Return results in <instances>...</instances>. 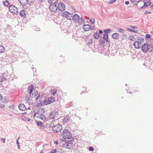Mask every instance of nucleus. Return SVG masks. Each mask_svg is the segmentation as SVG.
<instances>
[{"label":"nucleus","mask_w":153,"mask_h":153,"mask_svg":"<svg viewBox=\"0 0 153 153\" xmlns=\"http://www.w3.org/2000/svg\"><path fill=\"white\" fill-rule=\"evenodd\" d=\"M61 135L63 137L64 140H68L71 139L72 138V134L69 132V130L65 129L63 131L62 134Z\"/></svg>","instance_id":"obj_1"},{"label":"nucleus","mask_w":153,"mask_h":153,"mask_svg":"<svg viewBox=\"0 0 153 153\" xmlns=\"http://www.w3.org/2000/svg\"><path fill=\"white\" fill-rule=\"evenodd\" d=\"M74 139L73 138H71V139L68 140H65V141L66 142L65 144H63V146L64 147L67 149H70L72 147V143Z\"/></svg>","instance_id":"obj_2"},{"label":"nucleus","mask_w":153,"mask_h":153,"mask_svg":"<svg viewBox=\"0 0 153 153\" xmlns=\"http://www.w3.org/2000/svg\"><path fill=\"white\" fill-rule=\"evenodd\" d=\"M9 10L13 14H16L18 13V8L13 5L9 6Z\"/></svg>","instance_id":"obj_3"},{"label":"nucleus","mask_w":153,"mask_h":153,"mask_svg":"<svg viewBox=\"0 0 153 153\" xmlns=\"http://www.w3.org/2000/svg\"><path fill=\"white\" fill-rule=\"evenodd\" d=\"M53 131L56 133L60 132L62 129V126L60 124L53 126L52 127Z\"/></svg>","instance_id":"obj_4"},{"label":"nucleus","mask_w":153,"mask_h":153,"mask_svg":"<svg viewBox=\"0 0 153 153\" xmlns=\"http://www.w3.org/2000/svg\"><path fill=\"white\" fill-rule=\"evenodd\" d=\"M63 16L64 17L66 18L68 20H71L72 14L68 11H65L63 13Z\"/></svg>","instance_id":"obj_5"},{"label":"nucleus","mask_w":153,"mask_h":153,"mask_svg":"<svg viewBox=\"0 0 153 153\" xmlns=\"http://www.w3.org/2000/svg\"><path fill=\"white\" fill-rule=\"evenodd\" d=\"M55 98L54 97H52L49 98L47 100H45L44 101V104L45 105L50 104L53 102L55 101Z\"/></svg>","instance_id":"obj_6"},{"label":"nucleus","mask_w":153,"mask_h":153,"mask_svg":"<svg viewBox=\"0 0 153 153\" xmlns=\"http://www.w3.org/2000/svg\"><path fill=\"white\" fill-rule=\"evenodd\" d=\"M57 9L59 10L63 11L65 10V4L62 2L58 4Z\"/></svg>","instance_id":"obj_7"},{"label":"nucleus","mask_w":153,"mask_h":153,"mask_svg":"<svg viewBox=\"0 0 153 153\" xmlns=\"http://www.w3.org/2000/svg\"><path fill=\"white\" fill-rule=\"evenodd\" d=\"M148 44L144 43L142 46V51L145 53H147L148 51Z\"/></svg>","instance_id":"obj_8"},{"label":"nucleus","mask_w":153,"mask_h":153,"mask_svg":"<svg viewBox=\"0 0 153 153\" xmlns=\"http://www.w3.org/2000/svg\"><path fill=\"white\" fill-rule=\"evenodd\" d=\"M56 112L55 111H53L51 112L50 114V119L51 120V122H53L54 121L55 116L56 115Z\"/></svg>","instance_id":"obj_9"},{"label":"nucleus","mask_w":153,"mask_h":153,"mask_svg":"<svg viewBox=\"0 0 153 153\" xmlns=\"http://www.w3.org/2000/svg\"><path fill=\"white\" fill-rule=\"evenodd\" d=\"M49 9L51 12H56L57 9V5H50Z\"/></svg>","instance_id":"obj_10"},{"label":"nucleus","mask_w":153,"mask_h":153,"mask_svg":"<svg viewBox=\"0 0 153 153\" xmlns=\"http://www.w3.org/2000/svg\"><path fill=\"white\" fill-rule=\"evenodd\" d=\"M80 16L76 14H74L73 16H72L71 20H73L74 22H76L78 21Z\"/></svg>","instance_id":"obj_11"},{"label":"nucleus","mask_w":153,"mask_h":153,"mask_svg":"<svg viewBox=\"0 0 153 153\" xmlns=\"http://www.w3.org/2000/svg\"><path fill=\"white\" fill-rule=\"evenodd\" d=\"M34 88V86L33 85H31L28 86V88L27 89L28 91V93L29 94V95H30L31 93H32L33 89Z\"/></svg>","instance_id":"obj_12"},{"label":"nucleus","mask_w":153,"mask_h":153,"mask_svg":"<svg viewBox=\"0 0 153 153\" xmlns=\"http://www.w3.org/2000/svg\"><path fill=\"white\" fill-rule=\"evenodd\" d=\"M144 5L143 6L141 7L140 9H142L143 8V7L145 6L147 7L148 6H150L151 4V1L150 0H147L146 1H145L144 2Z\"/></svg>","instance_id":"obj_13"},{"label":"nucleus","mask_w":153,"mask_h":153,"mask_svg":"<svg viewBox=\"0 0 153 153\" xmlns=\"http://www.w3.org/2000/svg\"><path fill=\"white\" fill-rule=\"evenodd\" d=\"M85 22V19L83 18H82V17H81V18L79 17L77 21L78 24L80 25H82L84 24Z\"/></svg>","instance_id":"obj_14"},{"label":"nucleus","mask_w":153,"mask_h":153,"mask_svg":"<svg viewBox=\"0 0 153 153\" xmlns=\"http://www.w3.org/2000/svg\"><path fill=\"white\" fill-rule=\"evenodd\" d=\"M19 109L22 111H25L27 109V108L25 107V105L22 103L20 104L19 105Z\"/></svg>","instance_id":"obj_15"},{"label":"nucleus","mask_w":153,"mask_h":153,"mask_svg":"<svg viewBox=\"0 0 153 153\" xmlns=\"http://www.w3.org/2000/svg\"><path fill=\"white\" fill-rule=\"evenodd\" d=\"M83 29L85 31H88L91 30V26L89 25H85L83 26Z\"/></svg>","instance_id":"obj_16"},{"label":"nucleus","mask_w":153,"mask_h":153,"mask_svg":"<svg viewBox=\"0 0 153 153\" xmlns=\"http://www.w3.org/2000/svg\"><path fill=\"white\" fill-rule=\"evenodd\" d=\"M18 1L22 5L25 6L28 2V0H18Z\"/></svg>","instance_id":"obj_17"},{"label":"nucleus","mask_w":153,"mask_h":153,"mask_svg":"<svg viewBox=\"0 0 153 153\" xmlns=\"http://www.w3.org/2000/svg\"><path fill=\"white\" fill-rule=\"evenodd\" d=\"M48 2L50 5H57L58 1L57 0H49Z\"/></svg>","instance_id":"obj_18"},{"label":"nucleus","mask_w":153,"mask_h":153,"mask_svg":"<svg viewBox=\"0 0 153 153\" xmlns=\"http://www.w3.org/2000/svg\"><path fill=\"white\" fill-rule=\"evenodd\" d=\"M100 34L98 33H94L93 34V36L94 39H99L100 37Z\"/></svg>","instance_id":"obj_19"},{"label":"nucleus","mask_w":153,"mask_h":153,"mask_svg":"<svg viewBox=\"0 0 153 153\" xmlns=\"http://www.w3.org/2000/svg\"><path fill=\"white\" fill-rule=\"evenodd\" d=\"M108 34L107 33H105L103 36V37H101L102 39H105V41L106 42H108Z\"/></svg>","instance_id":"obj_20"},{"label":"nucleus","mask_w":153,"mask_h":153,"mask_svg":"<svg viewBox=\"0 0 153 153\" xmlns=\"http://www.w3.org/2000/svg\"><path fill=\"white\" fill-rule=\"evenodd\" d=\"M148 51H149L150 52L153 51V43H150L148 44Z\"/></svg>","instance_id":"obj_21"},{"label":"nucleus","mask_w":153,"mask_h":153,"mask_svg":"<svg viewBox=\"0 0 153 153\" xmlns=\"http://www.w3.org/2000/svg\"><path fill=\"white\" fill-rule=\"evenodd\" d=\"M112 37L114 39H117L119 37V35L117 33H115L112 35Z\"/></svg>","instance_id":"obj_22"},{"label":"nucleus","mask_w":153,"mask_h":153,"mask_svg":"<svg viewBox=\"0 0 153 153\" xmlns=\"http://www.w3.org/2000/svg\"><path fill=\"white\" fill-rule=\"evenodd\" d=\"M19 14L22 17L25 18L26 17V14L25 13V11L23 10H21L19 12Z\"/></svg>","instance_id":"obj_23"},{"label":"nucleus","mask_w":153,"mask_h":153,"mask_svg":"<svg viewBox=\"0 0 153 153\" xmlns=\"http://www.w3.org/2000/svg\"><path fill=\"white\" fill-rule=\"evenodd\" d=\"M70 117L69 116H66L64 117L63 119V121L64 123H66L70 120Z\"/></svg>","instance_id":"obj_24"},{"label":"nucleus","mask_w":153,"mask_h":153,"mask_svg":"<svg viewBox=\"0 0 153 153\" xmlns=\"http://www.w3.org/2000/svg\"><path fill=\"white\" fill-rule=\"evenodd\" d=\"M45 111V110L43 108H39V111H37V114H42V113H44Z\"/></svg>","instance_id":"obj_25"},{"label":"nucleus","mask_w":153,"mask_h":153,"mask_svg":"<svg viewBox=\"0 0 153 153\" xmlns=\"http://www.w3.org/2000/svg\"><path fill=\"white\" fill-rule=\"evenodd\" d=\"M40 114V115L39 116V118L42 120L46 121V119L45 116L42 114Z\"/></svg>","instance_id":"obj_26"},{"label":"nucleus","mask_w":153,"mask_h":153,"mask_svg":"<svg viewBox=\"0 0 153 153\" xmlns=\"http://www.w3.org/2000/svg\"><path fill=\"white\" fill-rule=\"evenodd\" d=\"M99 41L100 42V45H104L105 43V40L104 39H102V38L100 37L99 39Z\"/></svg>","instance_id":"obj_27"},{"label":"nucleus","mask_w":153,"mask_h":153,"mask_svg":"<svg viewBox=\"0 0 153 153\" xmlns=\"http://www.w3.org/2000/svg\"><path fill=\"white\" fill-rule=\"evenodd\" d=\"M138 42L137 41H135L134 43V45L135 47V48L137 49L139 48V46L138 45Z\"/></svg>","instance_id":"obj_28"},{"label":"nucleus","mask_w":153,"mask_h":153,"mask_svg":"<svg viewBox=\"0 0 153 153\" xmlns=\"http://www.w3.org/2000/svg\"><path fill=\"white\" fill-rule=\"evenodd\" d=\"M5 51V48L2 45H0V53H3Z\"/></svg>","instance_id":"obj_29"},{"label":"nucleus","mask_w":153,"mask_h":153,"mask_svg":"<svg viewBox=\"0 0 153 153\" xmlns=\"http://www.w3.org/2000/svg\"><path fill=\"white\" fill-rule=\"evenodd\" d=\"M3 4L5 6L8 7V6H9V4L10 3L8 1H5L4 2H3Z\"/></svg>","instance_id":"obj_30"},{"label":"nucleus","mask_w":153,"mask_h":153,"mask_svg":"<svg viewBox=\"0 0 153 153\" xmlns=\"http://www.w3.org/2000/svg\"><path fill=\"white\" fill-rule=\"evenodd\" d=\"M6 79V78H5L4 76L3 75L0 76V82L4 81Z\"/></svg>","instance_id":"obj_31"},{"label":"nucleus","mask_w":153,"mask_h":153,"mask_svg":"<svg viewBox=\"0 0 153 153\" xmlns=\"http://www.w3.org/2000/svg\"><path fill=\"white\" fill-rule=\"evenodd\" d=\"M93 39H90L87 42L88 45L89 46H90L91 45L93 42Z\"/></svg>","instance_id":"obj_32"},{"label":"nucleus","mask_w":153,"mask_h":153,"mask_svg":"<svg viewBox=\"0 0 153 153\" xmlns=\"http://www.w3.org/2000/svg\"><path fill=\"white\" fill-rule=\"evenodd\" d=\"M126 30H127L129 32H137L138 31V30H133L131 29H130L129 28H126Z\"/></svg>","instance_id":"obj_33"},{"label":"nucleus","mask_w":153,"mask_h":153,"mask_svg":"<svg viewBox=\"0 0 153 153\" xmlns=\"http://www.w3.org/2000/svg\"><path fill=\"white\" fill-rule=\"evenodd\" d=\"M129 39L131 41H135V39L133 36H130L128 37Z\"/></svg>","instance_id":"obj_34"},{"label":"nucleus","mask_w":153,"mask_h":153,"mask_svg":"<svg viewBox=\"0 0 153 153\" xmlns=\"http://www.w3.org/2000/svg\"><path fill=\"white\" fill-rule=\"evenodd\" d=\"M137 41H139L140 42L142 43L144 41V39L143 37H140L137 39Z\"/></svg>","instance_id":"obj_35"},{"label":"nucleus","mask_w":153,"mask_h":153,"mask_svg":"<svg viewBox=\"0 0 153 153\" xmlns=\"http://www.w3.org/2000/svg\"><path fill=\"white\" fill-rule=\"evenodd\" d=\"M138 0H131V2L132 3H133L134 5H137L138 3L137 1Z\"/></svg>","instance_id":"obj_36"},{"label":"nucleus","mask_w":153,"mask_h":153,"mask_svg":"<svg viewBox=\"0 0 153 153\" xmlns=\"http://www.w3.org/2000/svg\"><path fill=\"white\" fill-rule=\"evenodd\" d=\"M27 101L30 105H32L33 103V101L32 100H29L28 97L27 99Z\"/></svg>","instance_id":"obj_37"},{"label":"nucleus","mask_w":153,"mask_h":153,"mask_svg":"<svg viewBox=\"0 0 153 153\" xmlns=\"http://www.w3.org/2000/svg\"><path fill=\"white\" fill-rule=\"evenodd\" d=\"M111 32V30L110 29H107L104 30V32L105 33H109Z\"/></svg>","instance_id":"obj_38"},{"label":"nucleus","mask_w":153,"mask_h":153,"mask_svg":"<svg viewBox=\"0 0 153 153\" xmlns=\"http://www.w3.org/2000/svg\"><path fill=\"white\" fill-rule=\"evenodd\" d=\"M51 94L54 95L56 92V90L55 89L51 90Z\"/></svg>","instance_id":"obj_39"},{"label":"nucleus","mask_w":153,"mask_h":153,"mask_svg":"<svg viewBox=\"0 0 153 153\" xmlns=\"http://www.w3.org/2000/svg\"><path fill=\"white\" fill-rule=\"evenodd\" d=\"M36 122L37 123L36 124L38 126H42V123L41 122L36 121Z\"/></svg>","instance_id":"obj_40"},{"label":"nucleus","mask_w":153,"mask_h":153,"mask_svg":"<svg viewBox=\"0 0 153 153\" xmlns=\"http://www.w3.org/2000/svg\"><path fill=\"white\" fill-rule=\"evenodd\" d=\"M129 27H131V28H133V30H136V29H138L137 27L136 26H135L130 25L129 26Z\"/></svg>","instance_id":"obj_41"},{"label":"nucleus","mask_w":153,"mask_h":153,"mask_svg":"<svg viewBox=\"0 0 153 153\" xmlns=\"http://www.w3.org/2000/svg\"><path fill=\"white\" fill-rule=\"evenodd\" d=\"M73 103L72 102H70L68 104H67L66 106L67 107V108H68V107H70V106H71L72 105Z\"/></svg>","instance_id":"obj_42"},{"label":"nucleus","mask_w":153,"mask_h":153,"mask_svg":"<svg viewBox=\"0 0 153 153\" xmlns=\"http://www.w3.org/2000/svg\"><path fill=\"white\" fill-rule=\"evenodd\" d=\"M90 22L92 24H94L95 22V19L93 18H91L90 20Z\"/></svg>","instance_id":"obj_43"},{"label":"nucleus","mask_w":153,"mask_h":153,"mask_svg":"<svg viewBox=\"0 0 153 153\" xmlns=\"http://www.w3.org/2000/svg\"><path fill=\"white\" fill-rule=\"evenodd\" d=\"M116 0H110L108 2V3L109 4H113L116 1Z\"/></svg>","instance_id":"obj_44"},{"label":"nucleus","mask_w":153,"mask_h":153,"mask_svg":"<svg viewBox=\"0 0 153 153\" xmlns=\"http://www.w3.org/2000/svg\"><path fill=\"white\" fill-rule=\"evenodd\" d=\"M57 152V150L55 149H52L51 150L50 153H56Z\"/></svg>","instance_id":"obj_45"},{"label":"nucleus","mask_w":153,"mask_h":153,"mask_svg":"<svg viewBox=\"0 0 153 153\" xmlns=\"http://www.w3.org/2000/svg\"><path fill=\"white\" fill-rule=\"evenodd\" d=\"M8 99L7 98H5L4 99H3V102H4V103H7L8 102Z\"/></svg>","instance_id":"obj_46"},{"label":"nucleus","mask_w":153,"mask_h":153,"mask_svg":"<svg viewBox=\"0 0 153 153\" xmlns=\"http://www.w3.org/2000/svg\"><path fill=\"white\" fill-rule=\"evenodd\" d=\"M125 30L123 29L119 28L118 30V32L120 33H123Z\"/></svg>","instance_id":"obj_47"},{"label":"nucleus","mask_w":153,"mask_h":153,"mask_svg":"<svg viewBox=\"0 0 153 153\" xmlns=\"http://www.w3.org/2000/svg\"><path fill=\"white\" fill-rule=\"evenodd\" d=\"M88 149L90 151H93L94 150V148L92 146H90L88 148Z\"/></svg>","instance_id":"obj_48"},{"label":"nucleus","mask_w":153,"mask_h":153,"mask_svg":"<svg viewBox=\"0 0 153 153\" xmlns=\"http://www.w3.org/2000/svg\"><path fill=\"white\" fill-rule=\"evenodd\" d=\"M151 12L146 11L144 13V14H151Z\"/></svg>","instance_id":"obj_49"},{"label":"nucleus","mask_w":153,"mask_h":153,"mask_svg":"<svg viewBox=\"0 0 153 153\" xmlns=\"http://www.w3.org/2000/svg\"><path fill=\"white\" fill-rule=\"evenodd\" d=\"M150 35L149 34H146V37L147 38H150Z\"/></svg>","instance_id":"obj_50"},{"label":"nucleus","mask_w":153,"mask_h":153,"mask_svg":"<svg viewBox=\"0 0 153 153\" xmlns=\"http://www.w3.org/2000/svg\"><path fill=\"white\" fill-rule=\"evenodd\" d=\"M20 138V137H19L16 140V144H17V145H19V139Z\"/></svg>","instance_id":"obj_51"},{"label":"nucleus","mask_w":153,"mask_h":153,"mask_svg":"<svg viewBox=\"0 0 153 153\" xmlns=\"http://www.w3.org/2000/svg\"><path fill=\"white\" fill-rule=\"evenodd\" d=\"M138 42V45L139 46V48H140L141 46V45L142 43L140 42L139 41H137Z\"/></svg>","instance_id":"obj_52"},{"label":"nucleus","mask_w":153,"mask_h":153,"mask_svg":"<svg viewBox=\"0 0 153 153\" xmlns=\"http://www.w3.org/2000/svg\"><path fill=\"white\" fill-rule=\"evenodd\" d=\"M129 1H126L125 2V4H126V5H128L129 4Z\"/></svg>","instance_id":"obj_53"},{"label":"nucleus","mask_w":153,"mask_h":153,"mask_svg":"<svg viewBox=\"0 0 153 153\" xmlns=\"http://www.w3.org/2000/svg\"><path fill=\"white\" fill-rule=\"evenodd\" d=\"M35 30L36 31H39V28H34Z\"/></svg>","instance_id":"obj_54"},{"label":"nucleus","mask_w":153,"mask_h":153,"mask_svg":"<svg viewBox=\"0 0 153 153\" xmlns=\"http://www.w3.org/2000/svg\"><path fill=\"white\" fill-rule=\"evenodd\" d=\"M99 34H100H100H102V33H103V31H102V30H100L99 31Z\"/></svg>","instance_id":"obj_55"},{"label":"nucleus","mask_w":153,"mask_h":153,"mask_svg":"<svg viewBox=\"0 0 153 153\" xmlns=\"http://www.w3.org/2000/svg\"><path fill=\"white\" fill-rule=\"evenodd\" d=\"M1 140L3 143H4L5 142V140L4 139V138L1 139Z\"/></svg>","instance_id":"obj_56"},{"label":"nucleus","mask_w":153,"mask_h":153,"mask_svg":"<svg viewBox=\"0 0 153 153\" xmlns=\"http://www.w3.org/2000/svg\"><path fill=\"white\" fill-rule=\"evenodd\" d=\"M54 143L56 145H58V141H55Z\"/></svg>","instance_id":"obj_57"},{"label":"nucleus","mask_w":153,"mask_h":153,"mask_svg":"<svg viewBox=\"0 0 153 153\" xmlns=\"http://www.w3.org/2000/svg\"><path fill=\"white\" fill-rule=\"evenodd\" d=\"M94 29V26H93L92 27H91V30H93Z\"/></svg>","instance_id":"obj_58"},{"label":"nucleus","mask_w":153,"mask_h":153,"mask_svg":"<svg viewBox=\"0 0 153 153\" xmlns=\"http://www.w3.org/2000/svg\"><path fill=\"white\" fill-rule=\"evenodd\" d=\"M40 94H39V95H38V97H37L36 98V99H36V100H38V98L40 97Z\"/></svg>","instance_id":"obj_59"},{"label":"nucleus","mask_w":153,"mask_h":153,"mask_svg":"<svg viewBox=\"0 0 153 153\" xmlns=\"http://www.w3.org/2000/svg\"><path fill=\"white\" fill-rule=\"evenodd\" d=\"M39 1L40 2H43L45 1V0H39Z\"/></svg>","instance_id":"obj_60"},{"label":"nucleus","mask_w":153,"mask_h":153,"mask_svg":"<svg viewBox=\"0 0 153 153\" xmlns=\"http://www.w3.org/2000/svg\"><path fill=\"white\" fill-rule=\"evenodd\" d=\"M150 8H151L152 9H153V4H152Z\"/></svg>","instance_id":"obj_61"},{"label":"nucleus","mask_w":153,"mask_h":153,"mask_svg":"<svg viewBox=\"0 0 153 153\" xmlns=\"http://www.w3.org/2000/svg\"><path fill=\"white\" fill-rule=\"evenodd\" d=\"M2 99V96L1 94H0V100Z\"/></svg>","instance_id":"obj_62"},{"label":"nucleus","mask_w":153,"mask_h":153,"mask_svg":"<svg viewBox=\"0 0 153 153\" xmlns=\"http://www.w3.org/2000/svg\"><path fill=\"white\" fill-rule=\"evenodd\" d=\"M36 93L38 94L37 92H36V93L34 94V97L36 96V95H37Z\"/></svg>","instance_id":"obj_63"},{"label":"nucleus","mask_w":153,"mask_h":153,"mask_svg":"<svg viewBox=\"0 0 153 153\" xmlns=\"http://www.w3.org/2000/svg\"><path fill=\"white\" fill-rule=\"evenodd\" d=\"M17 146H18V148L19 149H20V146H19V145H18Z\"/></svg>","instance_id":"obj_64"}]
</instances>
